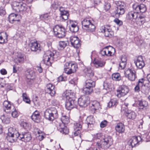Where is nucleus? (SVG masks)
<instances>
[{"label": "nucleus", "instance_id": "56", "mask_svg": "<svg viewBox=\"0 0 150 150\" xmlns=\"http://www.w3.org/2000/svg\"><path fill=\"white\" fill-rule=\"evenodd\" d=\"M60 131L61 133L65 134H67L69 132V130L66 127L61 128Z\"/></svg>", "mask_w": 150, "mask_h": 150}, {"label": "nucleus", "instance_id": "29", "mask_svg": "<svg viewBox=\"0 0 150 150\" xmlns=\"http://www.w3.org/2000/svg\"><path fill=\"white\" fill-rule=\"evenodd\" d=\"M70 68H69L68 71H66V73L69 74L75 72L77 68V66L76 64L71 62H70Z\"/></svg>", "mask_w": 150, "mask_h": 150}, {"label": "nucleus", "instance_id": "45", "mask_svg": "<svg viewBox=\"0 0 150 150\" xmlns=\"http://www.w3.org/2000/svg\"><path fill=\"white\" fill-rule=\"evenodd\" d=\"M18 134H16V135H13L9 136L7 135V138L8 141L10 142H14L17 138L18 139Z\"/></svg>", "mask_w": 150, "mask_h": 150}, {"label": "nucleus", "instance_id": "18", "mask_svg": "<svg viewBox=\"0 0 150 150\" xmlns=\"http://www.w3.org/2000/svg\"><path fill=\"white\" fill-rule=\"evenodd\" d=\"M90 109L93 113H95L97 110L101 109L100 103L97 101H93L90 105Z\"/></svg>", "mask_w": 150, "mask_h": 150}, {"label": "nucleus", "instance_id": "59", "mask_svg": "<svg viewBox=\"0 0 150 150\" xmlns=\"http://www.w3.org/2000/svg\"><path fill=\"white\" fill-rule=\"evenodd\" d=\"M71 64L70 63L67 62L64 65V71L66 73V70L68 71L69 68H70Z\"/></svg>", "mask_w": 150, "mask_h": 150}, {"label": "nucleus", "instance_id": "14", "mask_svg": "<svg viewBox=\"0 0 150 150\" xmlns=\"http://www.w3.org/2000/svg\"><path fill=\"white\" fill-rule=\"evenodd\" d=\"M125 77L131 81H134L136 77L134 71L132 70L131 69H125Z\"/></svg>", "mask_w": 150, "mask_h": 150}, {"label": "nucleus", "instance_id": "35", "mask_svg": "<svg viewBox=\"0 0 150 150\" xmlns=\"http://www.w3.org/2000/svg\"><path fill=\"white\" fill-rule=\"evenodd\" d=\"M115 129L119 133H123L125 131L124 125L122 123H118L115 127Z\"/></svg>", "mask_w": 150, "mask_h": 150}, {"label": "nucleus", "instance_id": "34", "mask_svg": "<svg viewBox=\"0 0 150 150\" xmlns=\"http://www.w3.org/2000/svg\"><path fill=\"white\" fill-rule=\"evenodd\" d=\"M84 72L88 76L91 78L94 75V72L92 69L90 67L86 68L84 69Z\"/></svg>", "mask_w": 150, "mask_h": 150}, {"label": "nucleus", "instance_id": "42", "mask_svg": "<svg viewBox=\"0 0 150 150\" xmlns=\"http://www.w3.org/2000/svg\"><path fill=\"white\" fill-rule=\"evenodd\" d=\"M104 89L107 90L108 89L112 88V84L108 80L105 81L103 83Z\"/></svg>", "mask_w": 150, "mask_h": 150}, {"label": "nucleus", "instance_id": "33", "mask_svg": "<svg viewBox=\"0 0 150 150\" xmlns=\"http://www.w3.org/2000/svg\"><path fill=\"white\" fill-rule=\"evenodd\" d=\"M83 124V119L80 118L79 121L76 122L74 124V129H78L79 130H82V125Z\"/></svg>", "mask_w": 150, "mask_h": 150}, {"label": "nucleus", "instance_id": "54", "mask_svg": "<svg viewBox=\"0 0 150 150\" xmlns=\"http://www.w3.org/2000/svg\"><path fill=\"white\" fill-rule=\"evenodd\" d=\"M137 17V22H141V24H142L145 22V18L144 16H140L139 15Z\"/></svg>", "mask_w": 150, "mask_h": 150}, {"label": "nucleus", "instance_id": "11", "mask_svg": "<svg viewBox=\"0 0 150 150\" xmlns=\"http://www.w3.org/2000/svg\"><path fill=\"white\" fill-rule=\"evenodd\" d=\"M133 11L129 12L126 16L127 19L132 23L137 22V17L139 16L137 12L134 10L133 9Z\"/></svg>", "mask_w": 150, "mask_h": 150}, {"label": "nucleus", "instance_id": "38", "mask_svg": "<svg viewBox=\"0 0 150 150\" xmlns=\"http://www.w3.org/2000/svg\"><path fill=\"white\" fill-rule=\"evenodd\" d=\"M19 134L18 131L16 129L13 127H11L8 129V135L9 136L16 135V134Z\"/></svg>", "mask_w": 150, "mask_h": 150}, {"label": "nucleus", "instance_id": "27", "mask_svg": "<svg viewBox=\"0 0 150 150\" xmlns=\"http://www.w3.org/2000/svg\"><path fill=\"white\" fill-rule=\"evenodd\" d=\"M61 120L62 123L64 124H68L70 122L69 115L68 114H65L64 112L62 113Z\"/></svg>", "mask_w": 150, "mask_h": 150}, {"label": "nucleus", "instance_id": "10", "mask_svg": "<svg viewBox=\"0 0 150 150\" xmlns=\"http://www.w3.org/2000/svg\"><path fill=\"white\" fill-rule=\"evenodd\" d=\"M142 140L145 141H147L145 139L144 135L142 137V138L140 136L133 137L131 139L129 140L128 144L129 145H131L132 147H134L137 145H138L139 143Z\"/></svg>", "mask_w": 150, "mask_h": 150}, {"label": "nucleus", "instance_id": "36", "mask_svg": "<svg viewBox=\"0 0 150 150\" xmlns=\"http://www.w3.org/2000/svg\"><path fill=\"white\" fill-rule=\"evenodd\" d=\"M126 115L128 118L132 120L135 119L137 116L136 113L134 112L131 110H128Z\"/></svg>", "mask_w": 150, "mask_h": 150}, {"label": "nucleus", "instance_id": "43", "mask_svg": "<svg viewBox=\"0 0 150 150\" xmlns=\"http://www.w3.org/2000/svg\"><path fill=\"white\" fill-rule=\"evenodd\" d=\"M141 91L144 94L146 95L149 92V88L147 86H146L145 85H144V83L143 86H142L141 88Z\"/></svg>", "mask_w": 150, "mask_h": 150}, {"label": "nucleus", "instance_id": "37", "mask_svg": "<svg viewBox=\"0 0 150 150\" xmlns=\"http://www.w3.org/2000/svg\"><path fill=\"white\" fill-rule=\"evenodd\" d=\"M118 102L117 100L115 98L112 99L108 103L109 107H115L118 104Z\"/></svg>", "mask_w": 150, "mask_h": 150}, {"label": "nucleus", "instance_id": "58", "mask_svg": "<svg viewBox=\"0 0 150 150\" xmlns=\"http://www.w3.org/2000/svg\"><path fill=\"white\" fill-rule=\"evenodd\" d=\"M74 129L75 131L74 132V135L75 136H76L78 135H79L80 136V134L82 131V130L76 129Z\"/></svg>", "mask_w": 150, "mask_h": 150}, {"label": "nucleus", "instance_id": "3", "mask_svg": "<svg viewBox=\"0 0 150 150\" xmlns=\"http://www.w3.org/2000/svg\"><path fill=\"white\" fill-rule=\"evenodd\" d=\"M112 144V139L111 137L108 136H105L102 137L100 141L96 142V146L99 149L109 148Z\"/></svg>", "mask_w": 150, "mask_h": 150}, {"label": "nucleus", "instance_id": "30", "mask_svg": "<svg viewBox=\"0 0 150 150\" xmlns=\"http://www.w3.org/2000/svg\"><path fill=\"white\" fill-rule=\"evenodd\" d=\"M93 63L96 68L102 67L104 66L105 64V62L104 61L97 59L95 58H94Z\"/></svg>", "mask_w": 150, "mask_h": 150}, {"label": "nucleus", "instance_id": "24", "mask_svg": "<svg viewBox=\"0 0 150 150\" xmlns=\"http://www.w3.org/2000/svg\"><path fill=\"white\" fill-rule=\"evenodd\" d=\"M60 15L62 19L65 20H67L68 18L69 15L68 11L64 10V8L62 7H61L59 8Z\"/></svg>", "mask_w": 150, "mask_h": 150}, {"label": "nucleus", "instance_id": "63", "mask_svg": "<svg viewBox=\"0 0 150 150\" xmlns=\"http://www.w3.org/2000/svg\"><path fill=\"white\" fill-rule=\"evenodd\" d=\"M126 62L120 61L119 64V67L121 69H123L125 68L126 64Z\"/></svg>", "mask_w": 150, "mask_h": 150}, {"label": "nucleus", "instance_id": "47", "mask_svg": "<svg viewBox=\"0 0 150 150\" xmlns=\"http://www.w3.org/2000/svg\"><path fill=\"white\" fill-rule=\"evenodd\" d=\"M104 136L101 133L94 134L93 135V140H95L98 139L100 141V140L102 139V137H103Z\"/></svg>", "mask_w": 150, "mask_h": 150}, {"label": "nucleus", "instance_id": "15", "mask_svg": "<svg viewBox=\"0 0 150 150\" xmlns=\"http://www.w3.org/2000/svg\"><path fill=\"white\" fill-rule=\"evenodd\" d=\"M27 82L29 84H30L33 82V80L35 77V72L32 70L28 69L26 73Z\"/></svg>", "mask_w": 150, "mask_h": 150}, {"label": "nucleus", "instance_id": "28", "mask_svg": "<svg viewBox=\"0 0 150 150\" xmlns=\"http://www.w3.org/2000/svg\"><path fill=\"white\" fill-rule=\"evenodd\" d=\"M144 81V80L143 78L139 80L136 86L134 88L135 92H139L140 90L141 91V88L142 86H143Z\"/></svg>", "mask_w": 150, "mask_h": 150}, {"label": "nucleus", "instance_id": "31", "mask_svg": "<svg viewBox=\"0 0 150 150\" xmlns=\"http://www.w3.org/2000/svg\"><path fill=\"white\" fill-rule=\"evenodd\" d=\"M24 55L21 53H17L16 57L15 59V61L16 63H23L24 62Z\"/></svg>", "mask_w": 150, "mask_h": 150}, {"label": "nucleus", "instance_id": "50", "mask_svg": "<svg viewBox=\"0 0 150 150\" xmlns=\"http://www.w3.org/2000/svg\"><path fill=\"white\" fill-rule=\"evenodd\" d=\"M11 114L13 118H16L19 115V113L17 110L14 107V109L13 110H11Z\"/></svg>", "mask_w": 150, "mask_h": 150}, {"label": "nucleus", "instance_id": "8", "mask_svg": "<svg viewBox=\"0 0 150 150\" xmlns=\"http://www.w3.org/2000/svg\"><path fill=\"white\" fill-rule=\"evenodd\" d=\"M100 31L103 33L106 37H111L114 35V32L112 30L110 27L108 25H105L101 27Z\"/></svg>", "mask_w": 150, "mask_h": 150}, {"label": "nucleus", "instance_id": "2", "mask_svg": "<svg viewBox=\"0 0 150 150\" xmlns=\"http://www.w3.org/2000/svg\"><path fill=\"white\" fill-rule=\"evenodd\" d=\"M59 56V53L55 51L52 52L50 50L46 51L43 57L44 64L48 66H51L53 61L56 60Z\"/></svg>", "mask_w": 150, "mask_h": 150}, {"label": "nucleus", "instance_id": "19", "mask_svg": "<svg viewBox=\"0 0 150 150\" xmlns=\"http://www.w3.org/2000/svg\"><path fill=\"white\" fill-rule=\"evenodd\" d=\"M4 110L6 113L11 112V110L14 109V106L10 104V102L7 101H5L3 103Z\"/></svg>", "mask_w": 150, "mask_h": 150}, {"label": "nucleus", "instance_id": "16", "mask_svg": "<svg viewBox=\"0 0 150 150\" xmlns=\"http://www.w3.org/2000/svg\"><path fill=\"white\" fill-rule=\"evenodd\" d=\"M133 8L137 12V13L139 15L140 13H144L146 10V6L143 4H134L133 5Z\"/></svg>", "mask_w": 150, "mask_h": 150}, {"label": "nucleus", "instance_id": "1", "mask_svg": "<svg viewBox=\"0 0 150 150\" xmlns=\"http://www.w3.org/2000/svg\"><path fill=\"white\" fill-rule=\"evenodd\" d=\"M75 94L71 91H67L62 94V99L65 101V106L66 109L70 110L74 108H76L78 103L74 98Z\"/></svg>", "mask_w": 150, "mask_h": 150}, {"label": "nucleus", "instance_id": "20", "mask_svg": "<svg viewBox=\"0 0 150 150\" xmlns=\"http://www.w3.org/2000/svg\"><path fill=\"white\" fill-rule=\"evenodd\" d=\"M68 23L70 25L69 29L71 32L75 33L78 31L79 27L76 22L69 20Z\"/></svg>", "mask_w": 150, "mask_h": 150}, {"label": "nucleus", "instance_id": "12", "mask_svg": "<svg viewBox=\"0 0 150 150\" xmlns=\"http://www.w3.org/2000/svg\"><path fill=\"white\" fill-rule=\"evenodd\" d=\"M129 91V89L127 87L124 86L119 88L116 90L115 95L118 97L120 98L126 95Z\"/></svg>", "mask_w": 150, "mask_h": 150}, {"label": "nucleus", "instance_id": "51", "mask_svg": "<svg viewBox=\"0 0 150 150\" xmlns=\"http://www.w3.org/2000/svg\"><path fill=\"white\" fill-rule=\"evenodd\" d=\"M21 125L25 129L28 130L30 129L29 124L25 122H22L21 124Z\"/></svg>", "mask_w": 150, "mask_h": 150}, {"label": "nucleus", "instance_id": "25", "mask_svg": "<svg viewBox=\"0 0 150 150\" xmlns=\"http://www.w3.org/2000/svg\"><path fill=\"white\" fill-rule=\"evenodd\" d=\"M31 117L35 122H39L40 121L41 118L40 113L37 111H35L32 114Z\"/></svg>", "mask_w": 150, "mask_h": 150}, {"label": "nucleus", "instance_id": "62", "mask_svg": "<svg viewBox=\"0 0 150 150\" xmlns=\"http://www.w3.org/2000/svg\"><path fill=\"white\" fill-rule=\"evenodd\" d=\"M114 22L119 26H120L122 24V22L118 18L115 19L114 20Z\"/></svg>", "mask_w": 150, "mask_h": 150}, {"label": "nucleus", "instance_id": "4", "mask_svg": "<svg viewBox=\"0 0 150 150\" xmlns=\"http://www.w3.org/2000/svg\"><path fill=\"white\" fill-rule=\"evenodd\" d=\"M83 28L88 32H92L95 29V21L91 18H86L81 22Z\"/></svg>", "mask_w": 150, "mask_h": 150}, {"label": "nucleus", "instance_id": "26", "mask_svg": "<svg viewBox=\"0 0 150 150\" xmlns=\"http://www.w3.org/2000/svg\"><path fill=\"white\" fill-rule=\"evenodd\" d=\"M19 16L13 13L11 14L8 16V20L11 23H13L14 21H20Z\"/></svg>", "mask_w": 150, "mask_h": 150}, {"label": "nucleus", "instance_id": "21", "mask_svg": "<svg viewBox=\"0 0 150 150\" xmlns=\"http://www.w3.org/2000/svg\"><path fill=\"white\" fill-rule=\"evenodd\" d=\"M135 63L137 67L139 69L142 68L145 65L142 57L141 56L138 57L137 60L135 62Z\"/></svg>", "mask_w": 150, "mask_h": 150}, {"label": "nucleus", "instance_id": "61", "mask_svg": "<svg viewBox=\"0 0 150 150\" xmlns=\"http://www.w3.org/2000/svg\"><path fill=\"white\" fill-rule=\"evenodd\" d=\"M108 122L105 120L101 122L100 123V126L101 128H104L107 125Z\"/></svg>", "mask_w": 150, "mask_h": 150}, {"label": "nucleus", "instance_id": "40", "mask_svg": "<svg viewBox=\"0 0 150 150\" xmlns=\"http://www.w3.org/2000/svg\"><path fill=\"white\" fill-rule=\"evenodd\" d=\"M86 120L88 127L90 125L91 126L95 122V120L92 116H90L87 117Z\"/></svg>", "mask_w": 150, "mask_h": 150}, {"label": "nucleus", "instance_id": "5", "mask_svg": "<svg viewBox=\"0 0 150 150\" xmlns=\"http://www.w3.org/2000/svg\"><path fill=\"white\" fill-rule=\"evenodd\" d=\"M45 118L50 121H53L58 116L57 111L54 107H51L47 108L44 113Z\"/></svg>", "mask_w": 150, "mask_h": 150}, {"label": "nucleus", "instance_id": "46", "mask_svg": "<svg viewBox=\"0 0 150 150\" xmlns=\"http://www.w3.org/2000/svg\"><path fill=\"white\" fill-rule=\"evenodd\" d=\"M22 97L23 101L25 102V103L28 104H30V98L25 93H23L22 94Z\"/></svg>", "mask_w": 150, "mask_h": 150}, {"label": "nucleus", "instance_id": "9", "mask_svg": "<svg viewBox=\"0 0 150 150\" xmlns=\"http://www.w3.org/2000/svg\"><path fill=\"white\" fill-rule=\"evenodd\" d=\"M117 6L115 11L116 15L119 16L123 14L125 11V5L124 3L120 1H117L116 3Z\"/></svg>", "mask_w": 150, "mask_h": 150}, {"label": "nucleus", "instance_id": "32", "mask_svg": "<svg viewBox=\"0 0 150 150\" xmlns=\"http://www.w3.org/2000/svg\"><path fill=\"white\" fill-rule=\"evenodd\" d=\"M10 117L7 115H1L0 119L3 123L5 124H8L10 122Z\"/></svg>", "mask_w": 150, "mask_h": 150}, {"label": "nucleus", "instance_id": "44", "mask_svg": "<svg viewBox=\"0 0 150 150\" xmlns=\"http://www.w3.org/2000/svg\"><path fill=\"white\" fill-rule=\"evenodd\" d=\"M30 47H40L39 42L35 40H31L29 44Z\"/></svg>", "mask_w": 150, "mask_h": 150}, {"label": "nucleus", "instance_id": "60", "mask_svg": "<svg viewBox=\"0 0 150 150\" xmlns=\"http://www.w3.org/2000/svg\"><path fill=\"white\" fill-rule=\"evenodd\" d=\"M110 7V4L108 2H105L104 4V8L105 10L107 11L109 10Z\"/></svg>", "mask_w": 150, "mask_h": 150}, {"label": "nucleus", "instance_id": "48", "mask_svg": "<svg viewBox=\"0 0 150 150\" xmlns=\"http://www.w3.org/2000/svg\"><path fill=\"white\" fill-rule=\"evenodd\" d=\"M139 108L141 109H143L148 105V103L145 101H139Z\"/></svg>", "mask_w": 150, "mask_h": 150}, {"label": "nucleus", "instance_id": "17", "mask_svg": "<svg viewBox=\"0 0 150 150\" xmlns=\"http://www.w3.org/2000/svg\"><path fill=\"white\" fill-rule=\"evenodd\" d=\"M89 98L88 96H82L78 99V104L80 106L86 107L89 103Z\"/></svg>", "mask_w": 150, "mask_h": 150}, {"label": "nucleus", "instance_id": "53", "mask_svg": "<svg viewBox=\"0 0 150 150\" xmlns=\"http://www.w3.org/2000/svg\"><path fill=\"white\" fill-rule=\"evenodd\" d=\"M69 45V42L68 41H60L59 42V46L60 47H66Z\"/></svg>", "mask_w": 150, "mask_h": 150}, {"label": "nucleus", "instance_id": "57", "mask_svg": "<svg viewBox=\"0 0 150 150\" xmlns=\"http://www.w3.org/2000/svg\"><path fill=\"white\" fill-rule=\"evenodd\" d=\"M28 48L31 49L32 51L34 52H39L41 50L40 47H28Z\"/></svg>", "mask_w": 150, "mask_h": 150}, {"label": "nucleus", "instance_id": "13", "mask_svg": "<svg viewBox=\"0 0 150 150\" xmlns=\"http://www.w3.org/2000/svg\"><path fill=\"white\" fill-rule=\"evenodd\" d=\"M18 139L24 142H29L32 139V137L30 133L28 132H23L19 134Z\"/></svg>", "mask_w": 150, "mask_h": 150}, {"label": "nucleus", "instance_id": "41", "mask_svg": "<svg viewBox=\"0 0 150 150\" xmlns=\"http://www.w3.org/2000/svg\"><path fill=\"white\" fill-rule=\"evenodd\" d=\"M83 92V93L87 95L91 94L93 92V89L92 88H89L86 86L83 88L82 89Z\"/></svg>", "mask_w": 150, "mask_h": 150}, {"label": "nucleus", "instance_id": "64", "mask_svg": "<svg viewBox=\"0 0 150 150\" xmlns=\"http://www.w3.org/2000/svg\"><path fill=\"white\" fill-rule=\"evenodd\" d=\"M128 105V103H125L122 106L121 110L125 111L127 109V106Z\"/></svg>", "mask_w": 150, "mask_h": 150}, {"label": "nucleus", "instance_id": "6", "mask_svg": "<svg viewBox=\"0 0 150 150\" xmlns=\"http://www.w3.org/2000/svg\"><path fill=\"white\" fill-rule=\"evenodd\" d=\"M13 9L17 13H23L25 12L27 6L26 4L22 2L14 1L11 4Z\"/></svg>", "mask_w": 150, "mask_h": 150}, {"label": "nucleus", "instance_id": "49", "mask_svg": "<svg viewBox=\"0 0 150 150\" xmlns=\"http://www.w3.org/2000/svg\"><path fill=\"white\" fill-rule=\"evenodd\" d=\"M112 78L115 81H119L121 79V77L119 73H118L113 74L112 75Z\"/></svg>", "mask_w": 150, "mask_h": 150}, {"label": "nucleus", "instance_id": "39", "mask_svg": "<svg viewBox=\"0 0 150 150\" xmlns=\"http://www.w3.org/2000/svg\"><path fill=\"white\" fill-rule=\"evenodd\" d=\"M95 86V81H93L91 79H87L86 81L85 86L92 88L94 87Z\"/></svg>", "mask_w": 150, "mask_h": 150}, {"label": "nucleus", "instance_id": "7", "mask_svg": "<svg viewBox=\"0 0 150 150\" xmlns=\"http://www.w3.org/2000/svg\"><path fill=\"white\" fill-rule=\"evenodd\" d=\"M53 30L55 35L58 38H62L65 36L66 30L62 25H56L54 27Z\"/></svg>", "mask_w": 150, "mask_h": 150}, {"label": "nucleus", "instance_id": "23", "mask_svg": "<svg viewBox=\"0 0 150 150\" xmlns=\"http://www.w3.org/2000/svg\"><path fill=\"white\" fill-rule=\"evenodd\" d=\"M47 91L51 96H54L56 93L54 86L51 83H48L46 86Z\"/></svg>", "mask_w": 150, "mask_h": 150}, {"label": "nucleus", "instance_id": "52", "mask_svg": "<svg viewBox=\"0 0 150 150\" xmlns=\"http://www.w3.org/2000/svg\"><path fill=\"white\" fill-rule=\"evenodd\" d=\"M50 16L48 13H46L41 15L40 16V19L45 21H47L49 19Z\"/></svg>", "mask_w": 150, "mask_h": 150}, {"label": "nucleus", "instance_id": "55", "mask_svg": "<svg viewBox=\"0 0 150 150\" xmlns=\"http://www.w3.org/2000/svg\"><path fill=\"white\" fill-rule=\"evenodd\" d=\"M108 47H105L102 50L100 51V54L101 56H107L106 52H110L108 50Z\"/></svg>", "mask_w": 150, "mask_h": 150}, {"label": "nucleus", "instance_id": "22", "mask_svg": "<svg viewBox=\"0 0 150 150\" xmlns=\"http://www.w3.org/2000/svg\"><path fill=\"white\" fill-rule=\"evenodd\" d=\"M70 41L73 47H79L81 46L79 40L76 36H71V37Z\"/></svg>", "mask_w": 150, "mask_h": 150}]
</instances>
